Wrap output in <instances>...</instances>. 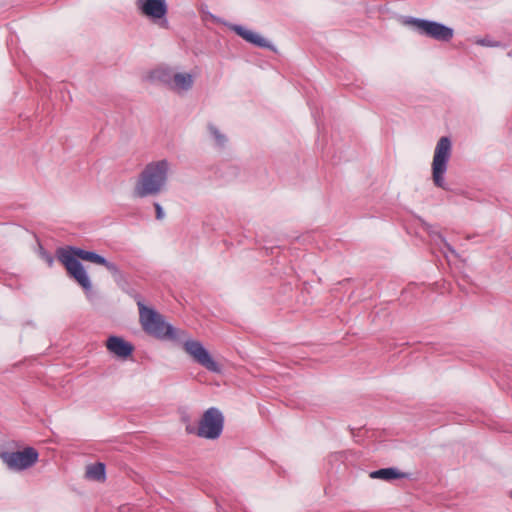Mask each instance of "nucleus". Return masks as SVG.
I'll use <instances>...</instances> for the list:
<instances>
[{
	"instance_id": "nucleus-4",
	"label": "nucleus",
	"mask_w": 512,
	"mask_h": 512,
	"mask_svg": "<svg viewBox=\"0 0 512 512\" xmlns=\"http://www.w3.org/2000/svg\"><path fill=\"white\" fill-rule=\"evenodd\" d=\"M139 317L142 328L145 332L157 338H180L184 335V330L177 329L166 323L158 312L138 303Z\"/></svg>"
},
{
	"instance_id": "nucleus-19",
	"label": "nucleus",
	"mask_w": 512,
	"mask_h": 512,
	"mask_svg": "<svg viewBox=\"0 0 512 512\" xmlns=\"http://www.w3.org/2000/svg\"><path fill=\"white\" fill-rule=\"evenodd\" d=\"M43 259L46 261V263L49 265V266H52L53 265V257L51 255H48L46 253H43Z\"/></svg>"
},
{
	"instance_id": "nucleus-9",
	"label": "nucleus",
	"mask_w": 512,
	"mask_h": 512,
	"mask_svg": "<svg viewBox=\"0 0 512 512\" xmlns=\"http://www.w3.org/2000/svg\"><path fill=\"white\" fill-rule=\"evenodd\" d=\"M0 458L11 470L21 471L30 468L38 460V452L27 447L22 451L2 452Z\"/></svg>"
},
{
	"instance_id": "nucleus-3",
	"label": "nucleus",
	"mask_w": 512,
	"mask_h": 512,
	"mask_svg": "<svg viewBox=\"0 0 512 512\" xmlns=\"http://www.w3.org/2000/svg\"><path fill=\"white\" fill-rule=\"evenodd\" d=\"M196 74L181 70L176 66L159 65L153 69L149 78L167 86L177 94H184L193 88Z\"/></svg>"
},
{
	"instance_id": "nucleus-16",
	"label": "nucleus",
	"mask_w": 512,
	"mask_h": 512,
	"mask_svg": "<svg viewBox=\"0 0 512 512\" xmlns=\"http://www.w3.org/2000/svg\"><path fill=\"white\" fill-rule=\"evenodd\" d=\"M473 42L476 45L483 46V47H499L501 45L499 41L492 39L490 36L475 37L473 39Z\"/></svg>"
},
{
	"instance_id": "nucleus-7",
	"label": "nucleus",
	"mask_w": 512,
	"mask_h": 512,
	"mask_svg": "<svg viewBox=\"0 0 512 512\" xmlns=\"http://www.w3.org/2000/svg\"><path fill=\"white\" fill-rule=\"evenodd\" d=\"M402 23L412 28L420 35L427 36L438 41H449L454 35L452 28L434 21L407 17L403 19Z\"/></svg>"
},
{
	"instance_id": "nucleus-5",
	"label": "nucleus",
	"mask_w": 512,
	"mask_h": 512,
	"mask_svg": "<svg viewBox=\"0 0 512 512\" xmlns=\"http://www.w3.org/2000/svg\"><path fill=\"white\" fill-rule=\"evenodd\" d=\"M452 157V141L449 137H440L436 143L431 163V179L433 184L441 189L447 190L445 174L448 170L449 161Z\"/></svg>"
},
{
	"instance_id": "nucleus-6",
	"label": "nucleus",
	"mask_w": 512,
	"mask_h": 512,
	"mask_svg": "<svg viewBox=\"0 0 512 512\" xmlns=\"http://www.w3.org/2000/svg\"><path fill=\"white\" fill-rule=\"evenodd\" d=\"M174 340L182 344L183 350L194 362L208 371L214 373L221 372V366L214 360L204 345L200 341L190 338L185 330L182 337L175 338Z\"/></svg>"
},
{
	"instance_id": "nucleus-18",
	"label": "nucleus",
	"mask_w": 512,
	"mask_h": 512,
	"mask_svg": "<svg viewBox=\"0 0 512 512\" xmlns=\"http://www.w3.org/2000/svg\"><path fill=\"white\" fill-rule=\"evenodd\" d=\"M155 212H156V219L157 220H163L165 217V212L162 208V206L159 203H154Z\"/></svg>"
},
{
	"instance_id": "nucleus-15",
	"label": "nucleus",
	"mask_w": 512,
	"mask_h": 512,
	"mask_svg": "<svg viewBox=\"0 0 512 512\" xmlns=\"http://www.w3.org/2000/svg\"><path fill=\"white\" fill-rule=\"evenodd\" d=\"M86 478L92 481L104 482L106 479L105 466L103 463H94L86 467Z\"/></svg>"
},
{
	"instance_id": "nucleus-14",
	"label": "nucleus",
	"mask_w": 512,
	"mask_h": 512,
	"mask_svg": "<svg viewBox=\"0 0 512 512\" xmlns=\"http://www.w3.org/2000/svg\"><path fill=\"white\" fill-rule=\"evenodd\" d=\"M207 131L215 147L224 148L227 145L228 137L215 124L209 123Z\"/></svg>"
},
{
	"instance_id": "nucleus-1",
	"label": "nucleus",
	"mask_w": 512,
	"mask_h": 512,
	"mask_svg": "<svg viewBox=\"0 0 512 512\" xmlns=\"http://www.w3.org/2000/svg\"><path fill=\"white\" fill-rule=\"evenodd\" d=\"M58 260L64 265L69 276H71L84 290L89 291L92 288L90 278L78 259L88 261L97 265L104 266L113 275L119 273L116 264L107 261L101 255L86 251L77 247L62 248L57 251Z\"/></svg>"
},
{
	"instance_id": "nucleus-2",
	"label": "nucleus",
	"mask_w": 512,
	"mask_h": 512,
	"mask_svg": "<svg viewBox=\"0 0 512 512\" xmlns=\"http://www.w3.org/2000/svg\"><path fill=\"white\" fill-rule=\"evenodd\" d=\"M173 165L168 159H158L145 165L133 186L134 198L156 196L166 190Z\"/></svg>"
},
{
	"instance_id": "nucleus-10",
	"label": "nucleus",
	"mask_w": 512,
	"mask_h": 512,
	"mask_svg": "<svg viewBox=\"0 0 512 512\" xmlns=\"http://www.w3.org/2000/svg\"><path fill=\"white\" fill-rule=\"evenodd\" d=\"M137 7L141 13L154 23L166 24L167 3L165 0H137Z\"/></svg>"
},
{
	"instance_id": "nucleus-8",
	"label": "nucleus",
	"mask_w": 512,
	"mask_h": 512,
	"mask_svg": "<svg viewBox=\"0 0 512 512\" xmlns=\"http://www.w3.org/2000/svg\"><path fill=\"white\" fill-rule=\"evenodd\" d=\"M223 415L216 408L206 410L199 421L197 435L206 439H216L223 429Z\"/></svg>"
},
{
	"instance_id": "nucleus-13",
	"label": "nucleus",
	"mask_w": 512,
	"mask_h": 512,
	"mask_svg": "<svg viewBox=\"0 0 512 512\" xmlns=\"http://www.w3.org/2000/svg\"><path fill=\"white\" fill-rule=\"evenodd\" d=\"M372 479H380L384 481H390L393 479H400L406 476L405 473L400 472L396 468H384L373 471L369 474Z\"/></svg>"
},
{
	"instance_id": "nucleus-12",
	"label": "nucleus",
	"mask_w": 512,
	"mask_h": 512,
	"mask_svg": "<svg viewBox=\"0 0 512 512\" xmlns=\"http://www.w3.org/2000/svg\"><path fill=\"white\" fill-rule=\"evenodd\" d=\"M107 349L119 358H127L133 352V346L121 337L111 336L106 342Z\"/></svg>"
},
{
	"instance_id": "nucleus-17",
	"label": "nucleus",
	"mask_w": 512,
	"mask_h": 512,
	"mask_svg": "<svg viewBox=\"0 0 512 512\" xmlns=\"http://www.w3.org/2000/svg\"><path fill=\"white\" fill-rule=\"evenodd\" d=\"M430 237L431 240L440 247V249L446 248L450 252H454V250L450 247V245L446 242V240L439 232L431 231Z\"/></svg>"
},
{
	"instance_id": "nucleus-11",
	"label": "nucleus",
	"mask_w": 512,
	"mask_h": 512,
	"mask_svg": "<svg viewBox=\"0 0 512 512\" xmlns=\"http://www.w3.org/2000/svg\"><path fill=\"white\" fill-rule=\"evenodd\" d=\"M231 31L235 32L239 37L258 47L270 48L269 42L259 33L252 31L244 26L226 23L225 24Z\"/></svg>"
}]
</instances>
